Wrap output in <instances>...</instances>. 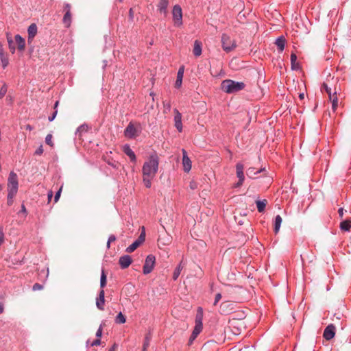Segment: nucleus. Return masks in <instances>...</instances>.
<instances>
[{"mask_svg": "<svg viewBox=\"0 0 351 351\" xmlns=\"http://www.w3.org/2000/svg\"><path fill=\"white\" fill-rule=\"evenodd\" d=\"M43 287L40 284L36 283L33 285L32 289L34 291H38L43 289Z\"/></svg>", "mask_w": 351, "mask_h": 351, "instance_id": "46", "label": "nucleus"}, {"mask_svg": "<svg viewBox=\"0 0 351 351\" xmlns=\"http://www.w3.org/2000/svg\"><path fill=\"white\" fill-rule=\"evenodd\" d=\"M101 344V340L99 339V338H98L97 339H95V341H93L91 343V346H99Z\"/></svg>", "mask_w": 351, "mask_h": 351, "instance_id": "53", "label": "nucleus"}, {"mask_svg": "<svg viewBox=\"0 0 351 351\" xmlns=\"http://www.w3.org/2000/svg\"><path fill=\"white\" fill-rule=\"evenodd\" d=\"M172 14L174 25L178 27L181 26L182 25V11L179 5L173 6Z\"/></svg>", "mask_w": 351, "mask_h": 351, "instance_id": "6", "label": "nucleus"}, {"mask_svg": "<svg viewBox=\"0 0 351 351\" xmlns=\"http://www.w3.org/2000/svg\"><path fill=\"white\" fill-rule=\"evenodd\" d=\"M106 285V275L105 274L104 270L101 271V279H100V286L101 288H104Z\"/></svg>", "mask_w": 351, "mask_h": 351, "instance_id": "33", "label": "nucleus"}, {"mask_svg": "<svg viewBox=\"0 0 351 351\" xmlns=\"http://www.w3.org/2000/svg\"><path fill=\"white\" fill-rule=\"evenodd\" d=\"M5 54V51L3 47V45L0 43V55Z\"/></svg>", "mask_w": 351, "mask_h": 351, "instance_id": "61", "label": "nucleus"}, {"mask_svg": "<svg viewBox=\"0 0 351 351\" xmlns=\"http://www.w3.org/2000/svg\"><path fill=\"white\" fill-rule=\"evenodd\" d=\"M119 263L122 269H125L132 263V258L130 256L125 255L120 257Z\"/></svg>", "mask_w": 351, "mask_h": 351, "instance_id": "15", "label": "nucleus"}, {"mask_svg": "<svg viewBox=\"0 0 351 351\" xmlns=\"http://www.w3.org/2000/svg\"><path fill=\"white\" fill-rule=\"evenodd\" d=\"M143 230H144V228L143 227ZM145 239V230H143L140 236L138 237V239L136 240L140 244H142Z\"/></svg>", "mask_w": 351, "mask_h": 351, "instance_id": "41", "label": "nucleus"}, {"mask_svg": "<svg viewBox=\"0 0 351 351\" xmlns=\"http://www.w3.org/2000/svg\"><path fill=\"white\" fill-rule=\"evenodd\" d=\"M158 157L156 154L151 155L143 166V176L154 178L158 169Z\"/></svg>", "mask_w": 351, "mask_h": 351, "instance_id": "2", "label": "nucleus"}, {"mask_svg": "<svg viewBox=\"0 0 351 351\" xmlns=\"http://www.w3.org/2000/svg\"><path fill=\"white\" fill-rule=\"evenodd\" d=\"M221 88L227 93H233L243 90L245 88V84L232 80H225L221 82Z\"/></svg>", "mask_w": 351, "mask_h": 351, "instance_id": "3", "label": "nucleus"}, {"mask_svg": "<svg viewBox=\"0 0 351 351\" xmlns=\"http://www.w3.org/2000/svg\"><path fill=\"white\" fill-rule=\"evenodd\" d=\"M265 171V169L263 168V169H260L258 171H255V168L254 167H250L247 170V176L250 178H254V176L258 174V173H261L262 171Z\"/></svg>", "mask_w": 351, "mask_h": 351, "instance_id": "25", "label": "nucleus"}, {"mask_svg": "<svg viewBox=\"0 0 351 351\" xmlns=\"http://www.w3.org/2000/svg\"><path fill=\"white\" fill-rule=\"evenodd\" d=\"M52 135L49 134L47 135L46 138H45V142L47 145H49V146L51 147H53V143L52 141Z\"/></svg>", "mask_w": 351, "mask_h": 351, "instance_id": "40", "label": "nucleus"}, {"mask_svg": "<svg viewBox=\"0 0 351 351\" xmlns=\"http://www.w3.org/2000/svg\"><path fill=\"white\" fill-rule=\"evenodd\" d=\"M257 210L259 213H263L265 210L267 201L266 199L256 200V201Z\"/></svg>", "mask_w": 351, "mask_h": 351, "instance_id": "23", "label": "nucleus"}, {"mask_svg": "<svg viewBox=\"0 0 351 351\" xmlns=\"http://www.w3.org/2000/svg\"><path fill=\"white\" fill-rule=\"evenodd\" d=\"M182 165L184 167V171L185 172H189L191 169V161L190 158L187 156V153L184 149H182Z\"/></svg>", "mask_w": 351, "mask_h": 351, "instance_id": "13", "label": "nucleus"}, {"mask_svg": "<svg viewBox=\"0 0 351 351\" xmlns=\"http://www.w3.org/2000/svg\"><path fill=\"white\" fill-rule=\"evenodd\" d=\"M197 336H193V332H192L191 336L190 337V342H192Z\"/></svg>", "mask_w": 351, "mask_h": 351, "instance_id": "63", "label": "nucleus"}, {"mask_svg": "<svg viewBox=\"0 0 351 351\" xmlns=\"http://www.w3.org/2000/svg\"><path fill=\"white\" fill-rule=\"evenodd\" d=\"M282 221V217L280 215H277L275 218L274 222V232L276 234H277L279 232Z\"/></svg>", "mask_w": 351, "mask_h": 351, "instance_id": "26", "label": "nucleus"}, {"mask_svg": "<svg viewBox=\"0 0 351 351\" xmlns=\"http://www.w3.org/2000/svg\"><path fill=\"white\" fill-rule=\"evenodd\" d=\"M236 313H237V315L232 317V320L243 319L245 318V313H244V312L239 311V312H236Z\"/></svg>", "mask_w": 351, "mask_h": 351, "instance_id": "37", "label": "nucleus"}, {"mask_svg": "<svg viewBox=\"0 0 351 351\" xmlns=\"http://www.w3.org/2000/svg\"><path fill=\"white\" fill-rule=\"evenodd\" d=\"M57 113H58V111H57V110H56L55 112L53 113V114L51 116L49 117V118H48L49 121H53L57 115Z\"/></svg>", "mask_w": 351, "mask_h": 351, "instance_id": "54", "label": "nucleus"}, {"mask_svg": "<svg viewBox=\"0 0 351 351\" xmlns=\"http://www.w3.org/2000/svg\"><path fill=\"white\" fill-rule=\"evenodd\" d=\"M104 304H105V293L104 290L101 289L99 293V296L97 298L96 306L97 307L103 311L104 309Z\"/></svg>", "mask_w": 351, "mask_h": 351, "instance_id": "14", "label": "nucleus"}, {"mask_svg": "<svg viewBox=\"0 0 351 351\" xmlns=\"http://www.w3.org/2000/svg\"><path fill=\"white\" fill-rule=\"evenodd\" d=\"M169 5V0H160L158 5V8L160 13H164L165 14L167 13V9Z\"/></svg>", "mask_w": 351, "mask_h": 351, "instance_id": "20", "label": "nucleus"}, {"mask_svg": "<svg viewBox=\"0 0 351 351\" xmlns=\"http://www.w3.org/2000/svg\"><path fill=\"white\" fill-rule=\"evenodd\" d=\"M138 135L136 128L131 123L127 126L125 130V136L128 138H134Z\"/></svg>", "mask_w": 351, "mask_h": 351, "instance_id": "12", "label": "nucleus"}, {"mask_svg": "<svg viewBox=\"0 0 351 351\" xmlns=\"http://www.w3.org/2000/svg\"><path fill=\"white\" fill-rule=\"evenodd\" d=\"M182 263L181 262L179 265L176 267V269H175V271H173V279L174 280H177L178 278L179 277L180 273H181V271L183 268V267L182 266Z\"/></svg>", "mask_w": 351, "mask_h": 351, "instance_id": "30", "label": "nucleus"}, {"mask_svg": "<svg viewBox=\"0 0 351 351\" xmlns=\"http://www.w3.org/2000/svg\"><path fill=\"white\" fill-rule=\"evenodd\" d=\"M0 59L1 60L2 66L3 68L6 67L9 64L8 56L5 53L3 55H0Z\"/></svg>", "mask_w": 351, "mask_h": 351, "instance_id": "32", "label": "nucleus"}, {"mask_svg": "<svg viewBox=\"0 0 351 351\" xmlns=\"http://www.w3.org/2000/svg\"><path fill=\"white\" fill-rule=\"evenodd\" d=\"M28 40H32L37 34V26L35 23L31 24L27 29Z\"/></svg>", "mask_w": 351, "mask_h": 351, "instance_id": "18", "label": "nucleus"}, {"mask_svg": "<svg viewBox=\"0 0 351 351\" xmlns=\"http://www.w3.org/2000/svg\"><path fill=\"white\" fill-rule=\"evenodd\" d=\"M243 169H244V166L242 163L239 162L237 164L236 173H237V176L239 178V181L235 185L236 187L241 186L243 183V181L245 179Z\"/></svg>", "mask_w": 351, "mask_h": 351, "instance_id": "8", "label": "nucleus"}, {"mask_svg": "<svg viewBox=\"0 0 351 351\" xmlns=\"http://www.w3.org/2000/svg\"><path fill=\"white\" fill-rule=\"evenodd\" d=\"M151 338H152V337H151V335L149 333L146 335V336L145 337L144 343H143V351H146L147 350V348L149 346Z\"/></svg>", "mask_w": 351, "mask_h": 351, "instance_id": "31", "label": "nucleus"}, {"mask_svg": "<svg viewBox=\"0 0 351 351\" xmlns=\"http://www.w3.org/2000/svg\"><path fill=\"white\" fill-rule=\"evenodd\" d=\"M129 14H130V18H133L134 14H133V10L132 8L129 10Z\"/></svg>", "mask_w": 351, "mask_h": 351, "instance_id": "64", "label": "nucleus"}, {"mask_svg": "<svg viewBox=\"0 0 351 351\" xmlns=\"http://www.w3.org/2000/svg\"><path fill=\"white\" fill-rule=\"evenodd\" d=\"M212 345L215 346V343L207 342V343H204L201 349V351H208L210 346Z\"/></svg>", "mask_w": 351, "mask_h": 351, "instance_id": "39", "label": "nucleus"}, {"mask_svg": "<svg viewBox=\"0 0 351 351\" xmlns=\"http://www.w3.org/2000/svg\"><path fill=\"white\" fill-rule=\"evenodd\" d=\"M126 322L125 316L122 313H119L116 317V322L119 324H124Z\"/></svg>", "mask_w": 351, "mask_h": 351, "instance_id": "34", "label": "nucleus"}, {"mask_svg": "<svg viewBox=\"0 0 351 351\" xmlns=\"http://www.w3.org/2000/svg\"><path fill=\"white\" fill-rule=\"evenodd\" d=\"M193 53L195 56H199L202 54V43L199 40L194 43Z\"/></svg>", "mask_w": 351, "mask_h": 351, "instance_id": "22", "label": "nucleus"}, {"mask_svg": "<svg viewBox=\"0 0 351 351\" xmlns=\"http://www.w3.org/2000/svg\"><path fill=\"white\" fill-rule=\"evenodd\" d=\"M123 152L129 156L132 162H136V156L134 152L131 149V148L128 145H125L123 147Z\"/></svg>", "mask_w": 351, "mask_h": 351, "instance_id": "19", "label": "nucleus"}, {"mask_svg": "<svg viewBox=\"0 0 351 351\" xmlns=\"http://www.w3.org/2000/svg\"><path fill=\"white\" fill-rule=\"evenodd\" d=\"M43 153V145H40L35 152V154L41 155Z\"/></svg>", "mask_w": 351, "mask_h": 351, "instance_id": "52", "label": "nucleus"}, {"mask_svg": "<svg viewBox=\"0 0 351 351\" xmlns=\"http://www.w3.org/2000/svg\"><path fill=\"white\" fill-rule=\"evenodd\" d=\"M71 5L69 3L64 4L63 10L64 12H71Z\"/></svg>", "mask_w": 351, "mask_h": 351, "instance_id": "45", "label": "nucleus"}, {"mask_svg": "<svg viewBox=\"0 0 351 351\" xmlns=\"http://www.w3.org/2000/svg\"><path fill=\"white\" fill-rule=\"evenodd\" d=\"M335 335V326L332 324L328 325L324 331V337L326 340H330Z\"/></svg>", "mask_w": 351, "mask_h": 351, "instance_id": "9", "label": "nucleus"}, {"mask_svg": "<svg viewBox=\"0 0 351 351\" xmlns=\"http://www.w3.org/2000/svg\"><path fill=\"white\" fill-rule=\"evenodd\" d=\"M182 78H183V75H182L180 74H177V79H176V83H175L176 88H180L181 86L182 82Z\"/></svg>", "mask_w": 351, "mask_h": 351, "instance_id": "35", "label": "nucleus"}, {"mask_svg": "<svg viewBox=\"0 0 351 351\" xmlns=\"http://www.w3.org/2000/svg\"><path fill=\"white\" fill-rule=\"evenodd\" d=\"M21 213H23L25 215H27V210L24 204H22L21 206V210L20 211Z\"/></svg>", "mask_w": 351, "mask_h": 351, "instance_id": "56", "label": "nucleus"}, {"mask_svg": "<svg viewBox=\"0 0 351 351\" xmlns=\"http://www.w3.org/2000/svg\"><path fill=\"white\" fill-rule=\"evenodd\" d=\"M8 43L9 45V49H10V51L12 53H14L15 51V47H14V42L11 37H8Z\"/></svg>", "mask_w": 351, "mask_h": 351, "instance_id": "36", "label": "nucleus"}, {"mask_svg": "<svg viewBox=\"0 0 351 351\" xmlns=\"http://www.w3.org/2000/svg\"><path fill=\"white\" fill-rule=\"evenodd\" d=\"M237 304L234 302L226 301L221 304L219 312L221 314L229 315L236 313Z\"/></svg>", "mask_w": 351, "mask_h": 351, "instance_id": "4", "label": "nucleus"}, {"mask_svg": "<svg viewBox=\"0 0 351 351\" xmlns=\"http://www.w3.org/2000/svg\"><path fill=\"white\" fill-rule=\"evenodd\" d=\"M175 116H174V122L175 127L177 130L181 132L182 131V114L177 109L173 110Z\"/></svg>", "mask_w": 351, "mask_h": 351, "instance_id": "11", "label": "nucleus"}, {"mask_svg": "<svg viewBox=\"0 0 351 351\" xmlns=\"http://www.w3.org/2000/svg\"><path fill=\"white\" fill-rule=\"evenodd\" d=\"M4 308H3V304L0 302V314L3 312Z\"/></svg>", "mask_w": 351, "mask_h": 351, "instance_id": "62", "label": "nucleus"}, {"mask_svg": "<svg viewBox=\"0 0 351 351\" xmlns=\"http://www.w3.org/2000/svg\"><path fill=\"white\" fill-rule=\"evenodd\" d=\"M53 197V192L51 191H50L49 193H48V195H47V198H48V202H50L51 198Z\"/></svg>", "mask_w": 351, "mask_h": 351, "instance_id": "59", "label": "nucleus"}, {"mask_svg": "<svg viewBox=\"0 0 351 351\" xmlns=\"http://www.w3.org/2000/svg\"><path fill=\"white\" fill-rule=\"evenodd\" d=\"M102 335V326H100L97 331L96 332V337L100 338Z\"/></svg>", "mask_w": 351, "mask_h": 351, "instance_id": "50", "label": "nucleus"}, {"mask_svg": "<svg viewBox=\"0 0 351 351\" xmlns=\"http://www.w3.org/2000/svg\"><path fill=\"white\" fill-rule=\"evenodd\" d=\"M202 330V315H197L195 318V326L193 331V336H197Z\"/></svg>", "mask_w": 351, "mask_h": 351, "instance_id": "10", "label": "nucleus"}, {"mask_svg": "<svg viewBox=\"0 0 351 351\" xmlns=\"http://www.w3.org/2000/svg\"><path fill=\"white\" fill-rule=\"evenodd\" d=\"M338 213H339V215L341 218L343 217V208H340L338 210Z\"/></svg>", "mask_w": 351, "mask_h": 351, "instance_id": "58", "label": "nucleus"}, {"mask_svg": "<svg viewBox=\"0 0 351 351\" xmlns=\"http://www.w3.org/2000/svg\"><path fill=\"white\" fill-rule=\"evenodd\" d=\"M184 66H182L180 67L177 74H180L182 75H184Z\"/></svg>", "mask_w": 351, "mask_h": 351, "instance_id": "57", "label": "nucleus"}, {"mask_svg": "<svg viewBox=\"0 0 351 351\" xmlns=\"http://www.w3.org/2000/svg\"><path fill=\"white\" fill-rule=\"evenodd\" d=\"M62 186H61L58 191H57V193H56L55 195V197H54V201L55 202H57L60 197V195H61V192H62Z\"/></svg>", "mask_w": 351, "mask_h": 351, "instance_id": "44", "label": "nucleus"}, {"mask_svg": "<svg viewBox=\"0 0 351 351\" xmlns=\"http://www.w3.org/2000/svg\"><path fill=\"white\" fill-rule=\"evenodd\" d=\"M19 181L16 173L11 171L9 174L7 183V204L8 206L12 205L14 198L18 192Z\"/></svg>", "mask_w": 351, "mask_h": 351, "instance_id": "1", "label": "nucleus"}, {"mask_svg": "<svg viewBox=\"0 0 351 351\" xmlns=\"http://www.w3.org/2000/svg\"><path fill=\"white\" fill-rule=\"evenodd\" d=\"M163 106H164V113H168L170 112L171 110V104L170 103L167 102L166 103L165 101L163 102Z\"/></svg>", "mask_w": 351, "mask_h": 351, "instance_id": "43", "label": "nucleus"}, {"mask_svg": "<svg viewBox=\"0 0 351 351\" xmlns=\"http://www.w3.org/2000/svg\"><path fill=\"white\" fill-rule=\"evenodd\" d=\"M118 348V345L117 343H114L112 347L110 349L109 351H115Z\"/></svg>", "mask_w": 351, "mask_h": 351, "instance_id": "60", "label": "nucleus"}, {"mask_svg": "<svg viewBox=\"0 0 351 351\" xmlns=\"http://www.w3.org/2000/svg\"><path fill=\"white\" fill-rule=\"evenodd\" d=\"M296 60H297V56L295 53H291V62L293 66Z\"/></svg>", "mask_w": 351, "mask_h": 351, "instance_id": "49", "label": "nucleus"}, {"mask_svg": "<svg viewBox=\"0 0 351 351\" xmlns=\"http://www.w3.org/2000/svg\"><path fill=\"white\" fill-rule=\"evenodd\" d=\"M141 244L136 240L134 243H132L130 246L126 248V252L128 253L133 252Z\"/></svg>", "mask_w": 351, "mask_h": 351, "instance_id": "28", "label": "nucleus"}, {"mask_svg": "<svg viewBox=\"0 0 351 351\" xmlns=\"http://www.w3.org/2000/svg\"><path fill=\"white\" fill-rule=\"evenodd\" d=\"M340 228L341 230L349 231L351 228V220L348 219L341 222Z\"/></svg>", "mask_w": 351, "mask_h": 351, "instance_id": "27", "label": "nucleus"}, {"mask_svg": "<svg viewBox=\"0 0 351 351\" xmlns=\"http://www.w3.org/2000/svg\"><path fill=\"white\" fill-rule=\"evenodd\" d=\"M15 41L18 45V49L23 51L25 49V40L19 34L15 36Z\"/></svg>", "mask_w": 351, "mask_h": 351, "instance_id": "21", "label": "nucleus"}, {"mask_svg": "<svg viewBox=\"0 0 351 351\" xmlns=\"http://www.w3.org/2000/svg\"><path fill=\"white\" fill-rule=\"evenodd\" d=\"M328 99H329V101L332 104V111L335 112L338 107V101H339L337 95V90L335 88L334 89L332 95H330V97H329Z\"/></svg>", "mask_w": 351, "mask_h": 351, "instance_id": "16", "label": "nucleus"}, {"mask_svg": "<svg viewBox=\"0 0 351 351\" xmlns=\"http://www.w3.org/2000/svg\"><path fill=\"white\" fill-rule=\"evenodd\" d=\"M154 263H155V257L152 255L147 256L145 259V264L143 265V274H149L154 268Z\"/></svg>", "mask_w": 351, "mask_h": 351, "instance_id": "7", "label": "nucleus"}, {"mask_svg": "<svg viewBox=\"0 0 351 351\" xmlns=\"http://www.w3.org/2000/svg\"><path fill=\"white\" fill-rule=\"evenodd\" d=\"M221 299V293H218L215 295L214 305H217V304L219 302V301Z\"/></svg>", "mask_w": 351, "mask_h": 351, "instance_id": "48", "label": "nucleus"}, {"mask_svg": "<svg viewBox=\"0 0 351 351\" xmlns=\"http://www.w3.org/2000/svg\"><path fill=\"white\" fill-rule=\"evenodd\" d=\"M285 42V38L283 36L278 38L275 42V44L278 47L279 51L280 52H282L284 50Z\"/></svg>", "mask_w": 351, "mask_h": 351, "instance_id": "24", "label": "nucleus"}, {"mask_svg": "<svg viewBox=\"0 0 351 351\" xmlns=\"http://www.w3.org/2000/svg\"><path fill=\"white\" fill-rule=\"evenodd\" d=\"M62 23L65 27L69 28L71 27L72 23V14L71 12H64V15L62 19Z\"/></svg>", "mask_w": 351, "mask_h": 351, "instance_id": "17", "label": "nucleus"}, {"mask_svg": "<svg viewBox=\"0 0 351 351\" xmlns=\"http://www.w3.org/2000/svg\"><path fill=\"white\" fill-rule=\"evenodd\" d=\"M4 241V234L3 232V229L0 228V245L3 243Z\"/></svg>", "mask_w": 351, "mask_h": 351, "instance_id": "51", "label": "nucleus"}, {"mask_svg": "<svg viewBox=\"0 0 351 351\" xmlns=\"http://www.w3.org/2000/svg\"><path fill=\"white\" fill-rule=\"evenodd\" d=\"M221 44L223 49L226 52H230L236 47L234 40H232L230 37L226 34L222 35Z\"/></svg>", "mask_w": 351, "mask_h": 351, "instance_id": "5", "label": "nucleus"}, {"mask_svg": "<svg viewBox=\"0 0 351 351\" xmlns=\"http://www.w3.org/2000/svg\"><path fill=\"white\" fill-rule=\"evenodd\" d=\"M153 178H154L143 176V182L147 188H149L151 186V180Z\"/></svg>", "mask_w": 351, "mask_h": 351, "instance_id": "38", "label": "nucleus"}, {"mask_svg": "<svg viewBox=\"0 0 351 351\" xmlns=\"http://www.w3.org/2000/svg\"><path fill=\"white\" fill-rule=\"evenodd\" d=\"M7 90H8L7 86L5 84H3L0 90V98H2L5 95Z\"/></svg>", "mask_w": 351, "mask_h": 351, "instance_id": "42", "label": "nucleus"}, {"mask_svg": "<svg viewBox=\"0 0 351 351\" xmlns=\"http://www.w3.org/2000/svg\"><path fill=\"white\" fill-rule=\"evenodd\" d=\"M115 240H116V237H115V236H114V235H111V236H110V237L108 238V243H107V247H108V248H109V247H110V243H111V242H114V241H115Z\"/></svg>", "mask_w": 351, "mask_h": 351, "instance_id": "47", "label": "nucleus"}, {"mask_svg": "<svg viewBox=\"0 0 351 351\" xmlns=\"http://www.w3.org/2000/svg\"><path fill=\"white\" fill-rule=\"evenodd\" d=\"M321 90H322V91H324V90L326 91V93L328 95V97H330V95H332V93L334 92V90H332V88L330 87H329L326 83H324L322 85Z\"/></svg>", "mask_w": 351, "mask_h": 351, "instance_id": "29", "label": "nucleus"}, {"mask_svg": "<svg viewBox=\"0 0 351 351\" xmlns=\"http://www.w3.org/2000/svg\"><path fill=\"white\" fill-rule=\"evenodd\" d=\"M108 163L111 165L112 167H113L114 168H117L118 167V162L114 161V162H108Z\"/></svg>", "mask_w": 351, "mask_h": 351, "instance_id": "55", "label": "nucleus"}]
</instances>
